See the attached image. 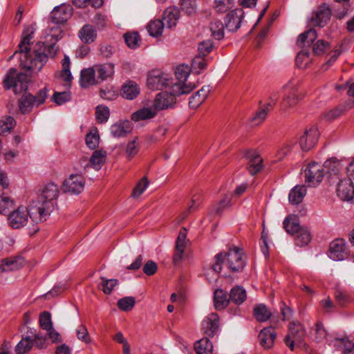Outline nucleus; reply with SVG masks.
Wrapping results in <instances>:
<instances>
[{
  "label": "nucleus",
  "instance_id": "nucleus-1",
  "mask_svg": "<svg viewBox=\"0 0 354 354\" xmlns=\"http://www.w3.org/2000/svg\"><path fill=\"white\" fill-rule=\"evenodd\" d=\"M33 30L31 28H26L22 33V39L19 45V52L23 53L20 57L21 65L24 68L32 72H39L46 63L48 57H54L58 50L55 41L44 48V51L34 50L30 53V40L32 39Z\"/></svg>",
  "mask_w": 354,
  "mask_h": 354
},
{
  "label": "nucleus",
  "instance_id": "nucleus-2",
  "mask_svg": "<svg viewBox=\"0 0 354 354\" xmlns=\"http://www.w3.org/2000/svg\"><path fill=\"white\" fill-rule=\"evenodd\" d=\"M214 261L212 268L217 273L221 271L223 263L233 272H241L246 265L242 250L236 247L229 250L227 252H221L217 254L214 257Z\"/></svg>",
  "mask_w": 354,
  "mask_h": 354
},
{
  "label": "nucleus",
  "instance_id": "nucleus-3",
  "mask_svg": "<svg viewBox=\"0 0 354 354\" xmlns=\"http://www.w3.org/2000/svg\"><path fill=\"white\" fill-rule=\"evenodd\" d=\"M59 194V189L57 185L53 183H48L42 190L41 195L35 206L38 213L37 220L44 221L55 209L57 205V199Z\"/></svg>",
  "mask_w": 354,
  "mask_h": 354
},
{
  "label": "nucleus",
  "instance_id": "nucleus-4",
  "mask_svg": "<svg viewBox=\"0 0 354 354\" xmlns=\"http://www.w3.org/2000/svg\"><path fill=\"white\" fill-rule=\"evenodd\" d=\"M283 228L290 235H296L295 244L299 247L307 245L311 240V234L308 227L301 226L293 215L286 216L283 222Z\"/></svg>",
  "mask_w": 354,
  "mask_h": 354
},
{
  "label": "nucleus",
  "instance_id": "nucleus-5",
  "mask_svg": "<svg viewBox=\"0 0 354 354\" xmlns=\"http://www.w3.org/2000/svg\"><path fill=\"white\" fill-rule=\"evenodd\" d=\"M36 207L32 205H30V209L25 206H19L17 209L12 211L7 217L8 225L15 230H18L24 227L28 221L29 218H32L36 222H41L37 220L38 216Z\"/></svg>",
  "mask_w": 354,
  "mask_h": 354
},
{
  "label": "nucleus",
  "instance_id": "nucleus-6",
  "mask_svg": "<svg viewBox=\"0 0 354 354\" xmlns=\"http://www.w3.org/2000/svg\"><path fill=\"white\" fill-rule=\"evenodd\" d=\"M28 77L25 73H19L15 68L8 70L4 80L3 86L6 90L13 88L15 94L26 91L28 87Z\"/></svg>",
  "mask_w": 354,
  "mask_h": 354
},
{
  "label": "nucleus",
  "instance_id": "nucleus-7",
  "mask_svg": "<svg viewBox=\"0 0 354 354\" xmlns=\"http://www.w3.org/2000/svg\"><path fill=\"white\" fill-rule=\"evenodd\" d=\"M187 229L182 227L178 232V266L187 265L193 259L192 242L187 238Z\"/></svg>",
  "mask_w": 354,
  "mask_h": 354
},
{
  "label": "nucleus",
  "instance_id": "nucleus-8",
  "mask_svg": "<svg viewBox=\"0 0 354 354\" xmlns=\"http://www.w3.org/2000/svg\"><path fill=\"white\" fill-rule=\"evenodd\" d=\"M47 95V88L46 87L39 90L35 96L30 93L24 94L19 100V106L21 112L24 114L29 113L34 106H39L43 104Z\"/></svg>",
  "mask_w": 354,
  "mask_h": 354
},
{
  "label": "nucleus",
  "instance_id": "nucleus-9",
  "mask_svg": "<svg viewBox=\"0 0 354 354\" xmlns=\"http://www.w3.org/2000/svg\"><path fill=\"white\" fill-rule=\"evenodd\" d=\"M172 84L173 80L170 75L159 70H153L147 75V85L150 90H162Z\"/></svg>",
  "mask_w": 354,
  "mask_h": 354
},
{
  "label": "nucleus",
  "instance_id": "nucleus-10",
  "mask_svg": "<svg viewBox=\"0 0 354 354\" xmlns=\"http://www.w3.org/2000/svg\"><path fill=\"white\" fill-rule=\"evenodd\" d=\"M191 68L188 65H178V96L191 93L196 85L189 80Z\"/></svg>",
  "mask_w": 354,
  "mask_h": 354
},
{
  "label": "nucleus",
  "instance_id": "nucleus-11",
  "mask_svg": "<svg viewBox=\"0 0 354 354\" xmlns=\"http://www.w3.org/2000/svg\"><path fill=\"white\" fill-rule=\"evenodd\" d=\"M304 172L306 183L313 186L318 185L322 180L325 175L324 166L316 162L310 163Z\"/></svg>",
  "mask_w": 354,
  "mask_h": 354
},
{
  "label": "nucleus",
  "instance_id": "nucleus-12",
  "mask_svg": "<svg viewBox=\"0 0 354 354\" xmlns=\"http://www.w3.org/2000/svg\"><path fill=\"white\" fill-rule=\"evenodd\" d=\"M85 180L80 174H71L63 184V191L71 194H79L84 189Z\"/></svg>",
  "mask_w": 354,
  "mask_h": 354
},
{
  "label": "nucleus",
  "instance_id": "nucleus-13",
  "mask_svg": "<svg viewBox=\"0 0 354 354\" xmlns=\"http://www.w3.org/2000/svg\"><path fill=\"white\" fill-rule=\"evenodd\" d=\"M73 8L69 5L62 4L54 8L50 13L51 23L55 25L65 24L71 17Z\"/></svg>",
  "mask_w": 354,
  "mask_h": 354
},
{
  "label": "nucleus",
  "instance_id": "nucleus-14",
  "mask_svg": "<svg viewBox=\"0 0 354 354\" xmlns=\"http://www.w3.org/2000/svg\"><path fill=\"white\" fill-rule=\"evenodd\" d=\"M244 17V11L242 8H236L228 12L225 17V26L232 32H236L240 28Z\"/></svg>",
  "mask_w": 354,
  "mask_h": 354
},
{
  "label": "nucleus",
  "instance_id": "nucleus-15",
  "mask_svg": "<svg viewBox=\"0 0 354 354\" xmlns=\"http://www.w3.org/2000/svg\"><path fill=\"white\" fill-rule=\"evenodd\" d=\"M331 16V10L328 5L323 3L317 10L314 12L311 22L314 26L324 27L330 20Z\"/></svg>",
  "mask_w": 354,
  "mask_h": 354
},
{
  "label": "nucleus",
  "instance_id": "nucleus-16",
  "mask_svg": "<svg viewBox=\"0 0 354 354\" xmlns=\"http://www.w3.org/2000/svg\"><path fill=\"white\" fill-rule=\"evenodd\" d=\"M319 132L317 128L313 127L306 130L299 138V145L301 149L308 151L312 149L317 142Z\"/></svg>",
  "mask_w": 354,
  "mask_h": 354
},
{
  "label": "nucleus",
  "instance_id": "nucleus-17",
  "mask_svg": "<svg viewBox=\"0 0 354 354\" xmlns=\"http://www.w3.org/2000/svg\"><path fill=\"white\" fill-rule=\"evenodd\" d=\"M176 97L174 93L162 92L158 93L153 102V106L158 111L167 109L176 103Z\"/></svg>",
  "mask_w": 354,
  "mask_h": 354
},
{
  "label": "nucleus",
  "instance_id": "nucleus-18",
  "mask_svg": "<svg viewBox=\"0 0 354 354\" xmlns=\"http://www.w3.org/2000/svg\"><path fill=\"white\" fill-rule=\"evenodd\" d=\"M337 196L342 201H351L354 197V188L351 180H340L337 187Z\"/></svg>",
  "mask_w": 354,
  "mask_h": 354
},
{
  "label": "nucleus",
  "instance_id": "nucleus-19",
  "mask_svg": "<svg viewBox=\"0 0 354 354\" xmlns=\"http://www.w3.org/2000/svg\"><path fill=\"white\" fill-rule=\"evenodd\" d=\"M258 337L260 345L265 349H270L274 345L277 333L273 327H266L260 331Z\"/></svg>",
  "mask_w": 354,
  "mask_h": 354
},
{
  "label": "nucleus",
  "instance_id": "nucleus-20",
  "mask_svg": "<svg viewBox=\"0 0 354 354\" xmlns=\"http://www.w3.org/2000/svg\"><path fill=\"white\" fill-rule=\"evenodd\" d=\"M329 257L334 261H342L347 257L346 247L342 239H337L330 243Z\"/></svg>",
  "mask_w": 354,
  "mask_h": 354
},
{
  "label": "nucleus",
  "instance_id": "nucleus-21",
  "mask_svg": "<svg viewBox=\"0 0 354 354\" xmlns=\"http://www.w3.org/2000/svg\"><path fill=\"white\" fill-rule=\"evenodd\" d=\"M245 157L249 160L248 170L252 176L259 173L263 168V160L256 151H248Z\"/></svg>",
  "mask_w": 354,
  "mask_h": 354
},
{
  "label": "nucleus",
  "instance_id": "nucleus-22",
  "mask_svg": "<svg viewBox=\"0 0 354 354\" xmlns=\"http://www.w3.org/2000/svg\"><path fill=\"white\" fill-rule=\"evenodd\" d=\"M219 318L217 314L212 313L203 322L204 333L209 337H213L218 331Z\"/></svg>",
  "mask_w": 354,
  "mask_h": 354
},
{
  "label": "nucleus",
  "instance_id": "nucleus-23",
  "mask_svg": "<svg viewBox=\"0 0 354 354\" xmlns=\"http://www.w3.org/2000/svg\"><path fill=\"white\" fill-rule=\"evenodd\" d=\"M24 263V259L19 257H11L1 260L0 272L16 270L21 268Z\"/></svg>",
  "mask_w": 354,
  "mask_h": 354
},
{
  "label": "nucleus",
  "instance_id": "nucleus-24",
  "mask_svg": "<svg viewBox=\"0 0 354 354\" xmlns=\"http://www.w3.org/2000/svg\"><path fill=\"white\" fill-rule=\"evenodd\" d=\"M210 92L211 87L209 85L203 86L195 95L190 97L189 102V107L192 109L198 107L205 101Z\"/></svg>",
  "mask_w": 354,
  "mask_h": 354
},
{
  "label": "nucleus",
  "instance_id": "nucleus-25",
  "mask_svg": "<svg viewBox=\"0 0 354 354\" xmlns=\"http://www.w3.org/2000/svg\"><path fill=\"white\" fill-rule=\"evenodd\" d=\"M306 331L303 326L299 322H291L289 325L288 334L286 337H290V339H296L298 345H305L303 342V338L305 336Z\"/></svg>",
  "mask_w": 354,
  "mask_h": 354
},
{
  "label": "nucleus",
  "instance_id": "nucleus-26",
  "mask_svg": "<svg viewBox=\"0 0 354 354\" xmlns=\"http://www.w3.org/2000/svg\"><path fill=\"white\" fill-rule=\"evenodd\" d=\"M140 91V88L138 84L133 81L129 80L123 84L121 95L124 98L132 100L137 97Z\"/></svg>",
  "mask_w": 354,
  "mask_h": 354
},
{
  "label": "nucleus",
  "instance_id": "nucleus-27",
  "mask_svg": "<svg viewBox=\"0 0 354 354\" xmlns=\"http://www.w3.org/2000/svg\"><path fill=\"white\" fill-rule=\"evenodd\" d=\"M157 110L153 106L140 109L131 115V120L134 122L146 120L153 118L157 115Z\"/></svg>",
  "mask_w": 354,
  "mask_h": 354
},
{
  "label": "nucleus",
  "instance_id": "nucleus-28",
  "mask_svg": "<svg viewBox=\"0 0 354 354\" xmlns=\"http://www.w3.org/2000/svg\"><path fill=\"white\" fill-rule=\"evenodd\" d=\"M96 73L94 68L83 69L81 71L80 84L82 87H88L91 85L99 83L97 78L95 77Z\"/></svg>",
  "mask_w": 354,
  "mask_h": 354
},
{
  "label": "nucleus",
  "instance_id": "nucleus-29",
  "mask_svg": "<svg viewBox=\"0 0 354 354\" xmlns=\"http://www.w3.org/2000/svg\"><path fill=\"white\" fill-rule=\"evenodd\" d=\"M317 37L315 29L310 28L308 30L300 34L297 40V45L301 48L310 47Z\"/></svg>",
  "mask_w": 354,
  "mask_h": 354
},
{
  "label": "nucleus",
  "instance_id": "nucleus-30",
  "mask_svg": "<svg viewBox=\"0 0 354 354\" xmlns=\"http://www.w3.org/2000/svg\"><path fill=\"white\" fill-rule=\"evenodd\" d=\"M98 82L106 80L114 73V65L112 64H104L95 65L94 66Z\"/></svg>",
  "mask_w": 354,
  "mask_h": 354
},
{
  "label": "nucleus",
  "instance_id": "nucleus-31",
  "mask_svg": "<svg viewBox=\"0 0 354 354\" xmlns=\"http://www.w3.org/2000/svg\"><path fill=\"white\" fill-rule=\"evenodd\" d=\"M111 133L114 138L124 137L131 131L129 121L116 122L111 127Z\"/></svg>",
  "mask_w": 354,
  "mask_h": 354
},
{
  "label": "nucleus",
  "instance_id": "nucleus-32",
  "mask_svg": "<svg viewBox=\"0 0 354 354\" xmlns=\"http://www.w3.org/2000/svg\"><path fill=\"white\" fill-rule=\"evenodd\" d=\"M78 35L84 44H91L97 37V32L93 26L86 24L80 29Z\"/></svg>",
  "mask_w": 354,
  "mask_h": 354
},
{
  "label": "nucleus",
  "instance_id": "nucleus-33",
  "mask_svg": "<svg viewBox=\"0 0 354 354\" xmlns=\"http://www.w3.org/2000/svg\"><path fill=\"white\" fill-rule=\"evenodd\" d=\"M214 306L217 310L224 309L231 302L229 294L222 289H217L214 291Z\"/></svg>",
  "mask_w": 354,
  "mask_h": 354
},
{
  "label": "nucleus",
  "instance_id": "nucleus-34",
  "mask_svg": "<svg viewBox=\"0 0 354 354\" xmlns=\"http://www.w3.org/2000/svg\"><path fill=\"white\" fill-rule=\"evenodd\" d=\"M106 155L107 153L104 150L100 149L94 151L90 158L89 163H88L86 166L90 164L91 166L95 169H100L102 166L105 162Z\"/></svg>",
  "mask_w": 354,
  "mask_h": 354
},
{
  "label": "nucleus",
  "instance_id": "nucleus-35",
  "mask_svg": "<svg viewBox=\"0 0 354 354\" xmlns=\"http://www.w3.org/2000/svg\"><path fill=\"white\" fill-rule=\"evenodd\" d=\"M162 19L167 28H175L177 24V7L171 6L167 8L163 12Z\"/></svg>",
  "mask_w": 354,
  "mask_h": 354
},
{
  "label": "nucleus",
  "instance_id": "nucleus-36",
  "mask_svg": "<svg viewBox=\"0 0 354 354\" xmlns=\"http://www.w3.org/2000/svg\"><path fill=\"white\" fill-rule=\"evenodd\" d=\"M306 194V188L304 185H297L289 193L288 199L290 203L297 205L300 203Z\"/></svg>",
  "mask_w": 354,
  "mask_h": 354
},
{
  "label": "nucleus",
  "instance_id": "nucleus-37",
  "mask_svg": "<svg viewBox=\"0 0 354 354\" xmlns=\"http://www.w3.org/2000/svg\"><path fill=\"white\" fill-rule=\"evenodd\" d=\"M229 295L231 302L240 305L246 299V291L241 286H236L231 289Z\"/></svg>",
  "mask_w": 354,
  "mask_h": 354
},
{
  "label": "nucleus",
  "instance_id": "nucleus-38",
  "mask_svg": "<svg viewBox=\"0 0 354 354\" xmlns=\"http://www.w3.org/2000/svg\"><path fill=\"white\" fill-rule=\"evenodd\" d=\"M202 196L199 194H194L191 199V204L189 205L187 209L184 211L180 216H178V223L185 220L192 211H194L198 208L202 203Z\"/></svg>",
  "mask_w": 354,
  "mask_h": 354
},
{
  "label": "nucleus",
  "instance_id": "nucleus-39",
  "mask_svg": "<svg viewBox=\"0 0 354 354\" xmlns=\"http://www.w3.org/2000/svg\"><path fill=\"white\" fill-rule=\"evenodd\" d=\"M194 349L197 354H212L213 345L208 338L204 337L195 343Z\"/></svg>",
  "mask_w": 354,
  "mask_h": 354
},
{
  "label": "nucleus",
  "instance_id": "nucleus-40",
  "mask_svg": "<svg viewBox=\"0 0 354 354\" xmlns=\"http://www.w3.org/2000/svg\"><path fill=\"white\" fill-rule=\"evenodd\" d=\"M165 24L160 19L151 20L147 26L149 34L153 37H158L162 33Z\"/></svg>",
  "mask_w": 354,
  "mask_h": 354
},
{
  "label": "nucleus",
  "instance_id": "nucleus-41",
  "mask_svg": "<svg viewBox=\"0 0 354 354\" xmlns=\"http://www.w3.org/2000/svg\"><path fill=\"white\" fill-rule=\"evenodd\" d=\"M16 126L15 120L11 116H3L0 120V135L6 136L11 132Z\"/></svg>",
  "mask_w": 354,
  "mask_h": 354
},
{
  "label": "nucleus",
  "instance_id": "nucleus-42",
  "mask_svg": "<svg viewBox=\"0 0 354 354\" xmlns=\"http://www.w3.org/2000/svg\"><path fill=\"white\" fill-rule=\"evenodd\" d=\"M334 345L342 351V354H354V344L347 338L336 339Z\"/></svg>",
  "mask_w": 354,
  "mask_h": 354
},
{
  "label": "nucleus",
  "instance_id": "nucleus-43",
  "mask_svg": "<svg viewBox=\"0 0 354 354\" xmlns=\"http://www.w3.org/2000/svg\"><path fill=\"white\" fill-rule=\"evenodd\" d=\"M299 101V96L295 91L289 94L284 95L282 102L280 104V109L286 111L289 108L294 106Z\"/></svg>",
  "mask_w": 354,
  "mask_h": 354
},
{
  "label": "nucleus",
  "instance_id": "nucleus-44",
  "mask_svg": "<svg viewBox=\"0 0 354 354\" xmlns=\"http://www.w3.org/2000/svg\"><path fill=\"white\" fill-rule=\"evenodd\" d=\"M209 29L212 36L217 39L221 40L224 37V25L220 20H215L210 23Z\"/></svg>",
  "mask_w": 354,
  "mask_h": 354
},
{
  "label": "nucleus",
  "instance_id": "nucleus-45",
  "mask_svg": "<svg viewBox=\"0 0 354 354\" xmlns=\"http://www.w3.org/2000/svg\"><path fill=\"white\" fill-rule=\"evenodd\" d=\"M254 316L259 322H266L271 316V313L264 304H259L254 308Z\"/></svg>",
  "mask_w": 354,
  "mask_h": 354
},
{
  "label": "nucleus",
  "instance_id": "nucleus-46",
  "mask_svg": "<svg viewBox=\"0 0 354 354\" xmlns=\"http://www.w3.org/2000/svg\"><path fill=\"white\" fill-rule=\"evenodd\" d=\"M124 39L126 44L132 49H136L140 46L141 38L138 32H127L124 35Z\"/></svg>",
  "mask_w": 354,
  "mask_h": 354
},
{
  "label": "nucleus",
  "instance_id": "nucleus-47",
  "mask_svg": "<svg viewBox=\"0 0 354 354\" xmlns=\"http://www.w3.org/2000/svg\"><path fill=\"white\" fill-rule=\"evenodd\" d=\"M208 61L205 57L196 55L192 59V68L197 73H201L207 66Z\"/></svg>",
  "mask_w": 354,
  "mask_h": 354
},
{
  "label": "nucleus",
  "instance_id": "nucleus-48",
  "mask_svg": "<svg viewBox=\"0 0 354 354\" xmlns=\"http://www.w3.org/2000/svg\"><path fill=\"white\" fill-rule=\"evenodd\" d=\"M14 206L15 201L10 196L6 193L0 195V213L5 214Z\"/></svg>",
  "mask_w": 354,
  "mask_h": 354
},
{
  "label": "nucleus",
  "instance_id": "nucleus-49",
  "mask_svg": "<svg viewBox=\"0 0 354 354\" xmlns=\"http://www.w3.org/2000/svg\"><path fill=\"white\" fill-rule=\"evenodd\" d=\"M32 344V339L30 337H23L16 346L15 351L17 354H24L31 349Z\"/></svg>",
  "mask_w": 354,
  "mask_h": 354
},
{
  "label": "nucleus",
  "instance_id": "nucleus-50",
  "mask_svg": "<svg viewBox=\"0 0 354 354\" xmlns=\"http://www.w3.org/2000/svg\"><path fill=\"white\" fill-rule=\"evenodd\" d=\"M100 141V136L97 133V129H94L92 131H90L86 136V144L88 148L91 149H95L98 145Z\"/></svg>",
  "mask_w": 354,
  "mask_h": 354
},
{
  "label": "nucleus",
  "instance_id": "nucleus-51",
  "mask_svg": "<svg viewBox=\"0 0 354 354\" xmlns=\"http://www.w3.org/2000/svg\"><path fill=\"white\" fill-rule=\"evenodd\" d=\"M61 77L66 82H69L73 79L70 71V59L67 55H64L62 60V70L61 71Z\"/></svg>",
  "mask_w": 354,
  "mask_h": 354
},
{
  "label": "nucleus",
  "instance_id": "nucleus-52",
  "mask_svg": "<svg viewBox=\"0 0 354 354\" xmlns=\"http://www.w3.org/2000/svg\"><path fill=\"white\" fill-rule=\"evenodd\" d=\"M102 290L104 294L109 295L112 292L114 288L118 285V281L115 279H107L105 277H101Z\"/></svg>",
  "mask_w": 354,
  "mask_h": 354
},
{
  "label": "nucleus",
  "instance_id": "nucleus-53",
  "mask_svg": "<svg viewBox=\"0 0 354 354\" xmlns=\"http://www.w3.org/2000/svg\"><path fill=\"white\" fill-rule=\"evenodd\" d=\"M110 115L109 109L105 106H97L95 110L96 120L99 123L106 122Z\"/></svg>",
  "mask_w": 354,
  "mask_h": 354
},
{
  "label": "nucleus",
  "instance_id": "nucleus-54",
  "mask_svg": "<svg viewBox=\"0 0 354 354\" xmlns=\"http://www.w3.org/2000/svg\"><path fill=\"white\" fill-rule=\"evenodd\" d=\"M140 145L137 141V138L127 143L126 147V154L129 160H131L139 151Z\"/></svg>",
  "mask_w": 354,
  "mask_h": 354
},
{
  "label": "nucleus",
  "instance_id": "nucleus-55",
  "mask_svg": "<svg viewBox=\"0 0 354 354\" xmlns=\"http://www.w3.org/2000/svg\"><path fill=\"white\" fill-rule=\"evenodd\" d=\"M136 300L133 297H125L118 300V306L123 311H129L135 306Z\"/></svg>",
  "mask_w": 354,
  "mask_h": 354
},
{
  "label": "nucleus",
  "instance_id": "nucleus-56",
  "mask_svg": "<svg viewBox=\"0 0 354 354\" xmlns=\"http://www.w3.org/2000/svg\"><path fill=\"white\" fill-rule=\"evenodd\" d=\"M213 47L214 45L212 40L203 41L198 44L197 55L205 57L212 50Z\"/></svg>",
  "mask_w": 354,
  "mask_h": 354
},
{
  "label": "nucleus",
  "instance_id": "nucleus-57",
  "mask_svg": "<svg viewBox=\"0 0 354 354\" xmlns=\"http://www.w3.org/2000/svg\"><path fill=\"white\" fill-rule=\"evenodd\" d=\"M39 326L46 330L52 329L53 324L50 313L47 311L42 312L39 315Z\"/></svg>",
  "mask_w": 354,
  "mask_h": 354
},
{
  "label": "nucleus",
  "instance_id": "nucleus-58",
  "mask_svg": "<svg viewBox=\"0 0 354 354\" xmlns=\"http://www.w3.org/2000/svg\"><path fill=\"white\" fill-rule=\"evenodd\" d=\"M180 8L187 15H192L196 12L195 0H180Z\"/></svg>",
  "mask_w": 354,
  "mask_h": 354
},
{
  "label": "nucleus",
  "instance_id": "nucleus-59",
  "mask_svg": "<svg viewBox=\"0 0 354 354\" xmlns=\"http://www.w3.org/2000/svg\"><path fill=\"white\" fill-rule=\"evenodd\" d=\"M76 335L79 340L89 344L91 342V337L85 325H80L76 330Z\"/></svg>",
  "mask_w": 354,
  "mask_h": 354
},
{
  "label": "nucleus",
  "instance_id": "nucleus-60",
  "mask_svg": "<svg viewBox=\"0 0 354 354\" xmlns=\"http://www.w3.org/2000/svg\"><path fill=\"white\" fill-rule=\"evenodd\" d=\"M93 22L98 30H103L108 26L109 19L106 15L97 13L93 17Z\"/></svg>",
  "mask_w": 354,
  "mask_h": 354
},
{
  "label": "nucleus",
  "instance_id": "nucleus-61",
  "mask_svg": "<svg viewBox=\"0 0 354 354\" xmlns=\"http://www.w3.org/2000/svg\"><path fill=\"white\" fill-rule=\"evenodd\" d=\"M148 184L149 183L147 178L146 177H143L134 187L132 192V196L133 197H139L144 192L148 186Z\"/></svg>",
  "mask_w": 354,
  "mask_h": 354
},
{
  "label": "nucleus",
  "instance_id": "nucleus-62",
  "mask_svg": "<svg viewBox=\"0 0 354 354\" xmlns=\"http://www.w3.org/2000/svg\"><path fill=\"white\" fill-rule=\"evenodd\" d=\"M315 339L317 342H322L327 335V332L325 330L323 324L320 322H318L315 325Z\"/></svg>",
  "mask_w": 354,
  "mask_h": 354
},
{
  "label": "nucleus",
  "instance_id": "nucleus-63",
  "mask_svg": "<svg viewBox=\"0 0 354 354\" xmlns=\"http://www.w3.org/2000/svg\"><path fill=\"white\" fill-rule=\"evenodd\" d=\"M70 100L71 93L69 92H55L53 95V100L58 105L63 104Z\"/></svg>",
  "mask_w": 354,
  "mask_h": 354
},
{
  "label": "nucleus",
  "instance_id": "nucleus-64",
  "mask_svg": "<svg viewBox=\"0 0 354 354\" xmlns=\"http://www.w3.org/2000/svg\"><path fill=\"white\" fill-rule=\"evenodd\" d=\"M63 32L59 25H55L50 27L48 37H50V41L57 42L62 37Z\"/></svg>",
  "mask_w": 354,
  "mask_h": 354
}]
</instances>
